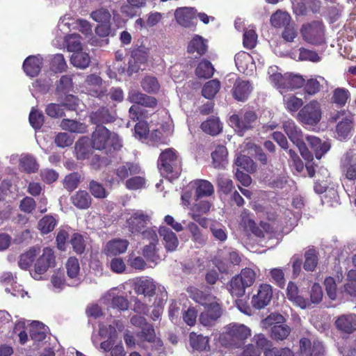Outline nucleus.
Masks as SVG:
<instances>
[{"label": "nucleus", "mask_w": 356, "mask_h": 356, "mask_svg": "<svg viewBox=\"0 0 356 356\" xmlns=\"http://www.w3.org/2000/svg\"><path fill=\"white\" fill-rule=\"evenodd\" d=\"M92 197L84 190H79L70 197L71 203L79 209H88L92 204Z\"/></svg>", "instance_id": "obj_27"}, {"label": "nucleus", "mask_w": 356, "mask_h": 356, "mask_svg": "<svg viewBox=\"0 0 356 356\" xmlns=\"http://www.w3.org/2000/svg\"><path fill=\"white\" fill-rule=\"evenodd\" d=\"M291 332V329L288 325L281 323L270 328V337L276 341H283L289 337Z\"/></svg>", "instance_id": "obj_33"}, {"label": "nucleus", "mask_w": 356, "mask_h": 356, "mask_svg": "<svg viewBox=\"0 0 356 356\" xmlns=\"http://www.w3.org/2000/svg\"><path fill=\"white\" fill-rule=\"evenodd\" d=\"M353 128V117L349 113L340 120L336 126V133L339 140H345L350 136Z\"/></svg>", "instance_id": "obj_26"}, {"label": "nucleus", "mask_w": 356, "mask_h": 356, "mask_svg": "<svg viewBox=\"0 0 356 356\" xmlns=\"http://www.w3.org/2000/svg\"><path fill=\"white\" fill-rule=\"evenodd\" d=\"M305 84V79L300 75L297 74H286V83H282L285 86V89H298L303 87Z\"/></svg>", "instance_id": "obj_46"}, {"label": "nucleus", "mask_w": 356, "mask_h": 356, "mask_svg": "<svg viewBox=\"0 0 356 356\" xmlns=\"http://www.w3.org/2000/svg\"><path fill=\"white\" fill-rule=\"evenodd\" d=\"M195 190V200L211 196L214 193V188L211 182L205 179H197L194 181L192 185Z\"/></svg>", "instance_id": "obj_24"}, {"label": "nucleus", "mask_w": 356, "mask_h": 356, "mask_svg": "<svg viewBox=\"0 0 356 356\" xmlns=\"http://www.w3.org/2000/svg\"><path fill=\"white\" fill-rule=\"evenodd\" d=\"M190 341L191 346L197 350H206L209 347L208 337H204L202 334H196L191 332L190 334Z\"/></svg>", "instance_id": "obj_40"}, {"label": "nucleus", "mask_w": 356, "mask_h": 356, "mask_svg": "<svg viewBox=\"0 0 356 356\" xmlns=\"http://www.w3.org/2000/svg\"><path fill=\"white\" fill-rule=\"evenodd\" d=\"M37 254L36 250L35 248H31L26 252L22 254L19 256L18 261V265L22 270H27L29 268Z\"/></svg>", "instance_id": "obj_42"}, {"label": "nucleus", "mask_w": 356, "mask_h": 356, "mask_svg": "<svg viewBox=\"0 0 356 356\" xmlns=\"http://www.w3.org/2000/svg\"><path fill=\"white\" fill-rule=\"evenodd\" d=\"M150 219L149 215L146 212L136 210L127 219V227L131 234H138L147 227Z\"/></svg>", "instance_id": "obj_8"}, {"label": "nucleus", "mask_w": 356, "mask_h": 356, "mask_svg": "<svg viewBox=\"0 0 356 356\" xmlns=\"http://www.w3.org/2000/svg\"><path fill=\"white\" fill-rule=\"evenodd\" d=\"M291 16L286 12L276 11L270 17V23L275 28L284 27L289 24Z\"/></svg>", "instance_id": "obj_36"}, {"label": "nucleus", "mask_w": 356, "mask_h": 356, "mask_svg": "<svg viewBox=\"0 0 356 356\" xmlns=\"http://www.w3.org/2000/svg\"><path fill=\"white\" fill-rule=\"evenodd\" d=\"M321 105L317 100H312L299 111L297 120L304 125L316 126L322 118Z\"/></svg>", "instance_id": "obj_5"}, {"label": "nucleus", "mask_w": 356, "mask_h": 356, "mask_svg": "<svg viewBox=\"0 0 356 356\" xmlns=\"http://www.w3.org/2000/svg\"><path fill=\"white\" fill-rule=\"evenodd\" d=\"M257 115L254 111H245L242 115L234 114L229 118V122L232 127L241 136L243 133L253 127L252 124L257 120Z\"/></svg>", "instance_id": "obj_7"}, {"label": "nucleus", "mask_w": 356, "mask_h": 356, "mask_svg": "<svg viewBox=\"0 0 356 356\" xmlns=\"http://www.w3.org/2000/svg\"><path fill=\"white\" fill-rule=\"evenodd\" d=\"M200 128L203 132L211 136H217L222 131V125L218 118L211 116L202 122Z\"/></svg>", "instance_id": "obj_29"}, {"label": "nucleus", "mask_w": 356, "mask_h": 356, "mask_svg": "<svg viewBox=\"0 0 356 356\" xmlns=\"http://www.w3.org/2000/svg\"><path fill=\"white\" fill-rule=\"evenodd\" d=\"M334 325L341 332L352 334L356 331V314H341L337 317Z\"/></svg>", "instance_id": "obj_14"}, {"label": "nucleus", "mask_w": 356, "mask_h": 356, "mask_svg": "<svg viewBox=\"0 0 356 356\" xmlns=\"http://www.w3.org/2000/svg\"><path fill=\"white\" fill-rule=\"evenodd\" d=\"M350 92L346 88H337L332 91L331 102L338 108H343L350 99Z\"/></svg>", "instance_id": "obj_30"}, {"label": "nucleus", "mask_w": 356, "mask_h": 356, "mask_svg": "<svg viewBox=\"0 0 356 356\" xmlns=\"http://www.w3.org/2000/svg\"><path fill=\"white\" fill-rule=\"evenodd\" d=\"M322 287L318 283H314L310 290V298H305L308 301L307 307H309L312 304H318L323 299Z\"/></svg>", "instance_id": "obj_56"}, {"label": "nucleus", "mask_w": 356, "mask_h": 356, "mask_svg": "<svg viewBox=\"0 0 356 356\" xmlns=\"http://www.w3.org/2000/svg\"><path fill=\"white\" fill-rule=\"evenodd\" d=\"M88 190L91 195L97 199H104L108 194L104 185L95 180L89 182Z\"/></svg>", "instance_id": "obj_47"}, {"label": "nucleus", "mask_w": 356, "mask_h": 356, "mask_svg": "<svg viewBox=\"0 0 356 356\" xmlns=\"http://www.w3.org/2000/svg\"><path fill=\"white\" fill-rule=\"evenodd\" d=\"M158 168L161 175L177 178L181 172V162L177 152L173 148L162 151L158 159Z\"/></svg>", "instance_id": "obj_3"}, {"label": "nucleus", "mask_w": 356, "mask_h": 356, "mask_svg": "<svg viewBox=\"0 0 356 356\" xmlns=\"http://www.w3.org/2000/svg\"><path fill=\"white\" fill-rule=\"evenodd\" d=\"M252 89L249 81L237 79L232 88L233 97L237 101L244 102L248 99Z\"/></svg>", "instance_id": "obj_22"}, {"label": "nucleus", "mask_w": 356, "mask_h": 356, "mask_svg": "<svg viewBox=\"0 0 356 356\" xmlns=\"http://www.w3.org/2000/svg\"><path fill=\"white\" fill-rule=\"evenodd\" d=\"M29 120L31 127L35 129H40L44 124V116L41 111L37 108H32L29 116Z\"/></svg>", "instance_id": "obj_48"}, {"label": "nucleus", "mask_w": 356, "mask_h": 356, "mask_svg": "<svg viewBox=\"0 0 356 356\" xmlns=\"http://www.w3.org/2000/svg\"><path fill=\"white\" fill-rule=\"evenodd\" d=\"M76 156L78 160H84L91 154V148L86 139H80L75 144Z\"/></svg>", "instance_id": "obj_41"}, {"label": "nucleus", "mask_w": 356, "mask_h": 356, "mask_svg": "<svg viewBox=\"0 0 356 356\" xmlns=\"http://www.w3.org/2000/svg\"><path fill=\"white\" fill-rule=\"evenodd\" d=\"M273 287L268 284H261L251 300L254 308L261 309L266 307L273 298Z\"/></svg>", "instance_id": "obj_10"}, {"label": "nucleus", "mask_w": 356, "mask_h": 356, "mask_svg": "<svg viewBox=\"0 0 356 356\" xmlns=\"http://www.w3.org/2000/svg\"><path fill=\"white\" fill-rule=\"evenodd\" d=\"M67 67V65L63 54H57L51 58L50 68L53 72L56 73L63 72L65 71Z\"/></svg>", "instance_id": "obj_54"}, {"label": "nucleus", "mask_w": 356, "mask_h": 356, "mask_svg": "<svg viewBox=\"0 0 356 356\" xmlns=\"http://www.w3.org/2000/svg\"><path fill=\"white\" fill-rule=\"evenodd\" d=\"M251 334V330L243 324L231 323L226 327L221 339L226 346L237 348L244 343V341Z\"/></svg>", "instance_id": "obj_4"}, {"label": "nucleus", "mask_w": 356, "mask_h": 356, "mask_svg": "<svg viewBox=\"0 0 356 356\" xmlns=\"http://www.w3.org/2000/svg\"><path fill=\"white\" fill-rule=\"evenodd\" d=\"M306 140L314 152L317 159H321L331 148V143L329 140L322 141L319 138L314 136H308Z\"/></svg>", "instance_id": "obj_20"}, {"label": "nucleus", "mask_w": 356, "mask_h": 356, "mask_svg": "<svg viewBox=\"0 0 356 356\" xmlns=\"http://www.w3.org/2000/svg\"><path fill=\"white\" fill-rule=\"evenodd\" d=\"M300 33L302 38L309 44L318 45L325 42V26L318 21L303 24Z\"/></svg>", "instance_id": "obj_6"}, {"label": "nucleus", "mask_w": 356, "mask_h": 356, "mask_svg": "<svg viewBox=\"0 0 356 356\" xmlns=\"http://www.w3.org/2000/svg\"><path fill=\"white\" fill-rule=\"evenodd\" d=\"M90 122L96 127L104 126V124L113 123L116 120L117 114L115 110L107 106H101L90 114Z\"/></svg>", "instance_id": "obj_11"}, {"label": "nucleus", "mask_w": 356, "mask_h": 356, "mask_svg": "<svg viewBox=\"0 0 356 356\" xmlns=\"http://www.w3.org/2000/svg\"><path fill=\"white\" fill-rule=\"evenodd\" d=\"M140 168L138 165L131 163H127L126 165L119 166L115 171V175L120 180H124L129 175L138 174Z\"/></svg>", "instance_id": "obj_39"}, {"label": "nucleus", "mask_w": 356, "mask_h": 356, "mask_svg": "<svg viewBox=\"0 0 356 356\" xmlns=\"http://www.w3.org/2000/svg\"><path fill=\"white\" fill-rule=\"evenodd\" d=\"M19 166L27 173L35 172L39 167L35 158L30 155L25 156L20 159Z\"/></svg>", "instance_id": "obj_52"}, {"label": "nucleus", "mask_w": 356, "mask_h": 356, "mask_svg": "<svg viewBox=\"0 0 356 356\" xmlns=\"http://www.w3.org/2000/svg\"><path fill=\"white\" fill-rule=\"evenodd\" d=\"M65 42L67 50L73 54L82 50L81 36L79 34L73 33L67 35Z\"/></svg>", "instance_id": "obj_51"}, {"label": "nucleus", "mask_w": 356, "mask_h": 356, "mask_svg": "<svg viewBox=\"0 0 356 356\" xmlns=\"http://www.w3.org/2000/svg\"><path fill=\"white\" fill-rule=\"evenodd\" d=\"M215 72L212 63L206 59L202 60L195 68V75L200 79H210Z\"/></svg>", "instance_id": "obj_32"}, {"label": "nucleus", "mask_w": 356, "mask_h": 356, "mask_svg": "<svg viewBox=\"0 0 356 356\" xmlns=\"http://www.w3.org/2000/svg\"><path fill=\"white\" fill-rule=\"evenodd\" d=\"M44 111L51 118H61L65 115V109L62 104H48Z\"/></svg>", "instance_id": "obj_59"}, {"label": "nucleus", "mask_w": 356, "mask_h": 356, "mask_svg": "<svg viewBox=\"0 0 356 356\" xmlns=\"http://www.w3.org/2000/svg\"><path fill=\"white\" fill-rule=\"evenodd\" d=\"M158 243H149L142 249V254L147 261L156 264L161 259L159 254Z\"/></svg>", "instance_id": "obj_38"}, {"label": "nucleus", "mask_w": 356, "mask_h": 356, "mask_svg": "<svg viewBox=\"0 0 356 356\" xmlns=\"http://www.w3.org/2000/svg\"><path fill=\"white\" fill-rule=\"evenodd\" d=\"M141 87L147 93L155 94L160 89V84L157 79L152 76H146L141 81Z\"/></svg>", "instance_id": "obj_44"}, {"label": "nucleus", "mask_w": 356, "mask_h": 356, "mask_svg": "<svg viewBox=\"0 0 356 356\" xmlns=\"http://www.w3.org/2000/svg\"><path fill=\"white\" fill-rule=\"evenodd\" d=\"M247 287L237 275L232 277L230 281L229 291L232 296L238 298L242 297L244 296Z\"/></svg>", "instance_id": "obj_45"}, {"label": "nucleus", "mask_w": 356, "mask_h": 356, "mask_svg": "<svg viewBox=\"0 0 356 356\" xmlns=\"http://www.w3.org/2000/svg\"><path fill=\"white\" fill-rule=\"evenodd\" d=\"M56 264V257L54 250L50 248H44L42 254L38 258L35 264V274L41 275Z\"/></svg>", "instance_id": "obj_12"}, {"label": "nucleus", "mask_w": 356, "mask_h": 356, "mask_svg": "<svg viewBox=\"0 0 356 356\" xmlns=\"http://www.w3.org/2000/svg\"><path fill=\"white\" fill-rule=\"evenodd\" d=\"M91 146L93 149L105 151L110 157H113L122 147L119 136L105 126L96 127L91 134Z\"/></svg>", "instance_id": "obj_1"}, {"label": "nucleus", "mask_w": 356, "mask_h": 356, "mask_svg": "<svg viewBox=\"0 0 356 356\" xmlns=\"http://www.w3.org/2000/svg\"><path fill=\"white\" fill-rule=\"evenodd\" d=\"M222 314V307L216 300L204 307V311L200 315L199 321L204 326L211 327L221 316Z\"/></svg>", "instance_id": "obj_9"}, {"label": "nucleus", "mask_w": 356, "mask_h": 356, "mask_svg": "<svg viewBox=\"0 0 356 356\" xmlns=\"http://www.w3.org/2000/svg\"><path fill=\"white\" fill-rule=\"evenodd\" d=\"M207 50V41L199 35H195L190 40L187 47V52L190 54H196V58L204 56Z\"/></svg>", "instance_id": "obj_23"}, {"label": "nucleus", "mask_w": 356, "mask_h": 356, "mask_svg": "<svg viewBox=\"0 0 356 356\" xmlns=\"http://www.w3.org/2000/svg\"><path fill=\"white\" fill-rule=\"evenodd\" d=\"M162 243L167 252H175L179 245V240L175 232L165 226H160L158 230Z\"/></svg>", "instance_id": "obj_15"}, {"label": "nucleus", "mask_w": 356, "mask_h": 356, "mask_svg": "<svg viewBox=\"0 0 356 356\" xmlns=\"http://www.w3.org/2000/svg\"><path fill=\"white\" fill-rule=\"evenodd\" d=\"M193 299L197 303L205 307L214 300H217V298L210 293H206L200 290L196 289L193 294Z\"/></svg>", "instance_id": "obj_49"}, {"label": "nucleus", "mask_w": 356, "mask_h": 356, "mask_svg": "<svg viewBox=\"0 0 356 356\" xmlns=\"http://www.w3.org/2000/svg\"><path fill=\"white\" fill-rule=\"evenodd\" d=\"M298 293L299 289L297 284L293 282H289L286 288V296L288 299L302 309H305L308 305V301L305 300V298L299 295Z\"/></svg>", "instance_id": "obj_28"}, {"label": "nucleus", "mask_w": 356, "mask_h": 356, "mask_svg": "<svg viewBox=\"0 0 356 356\" xmlns=\"http://www.w3.org/2000/svg\"><path fill=\"white\" fill-rule=\"evenodd\" d=\"M235 164L240 170L243 169L250 173L254 172L257 169L254 161L250 156L245 155L238 156L236 159Z\"/></svg>", "instance_id": "obj_43"}, {"label": "nucleus", "mask_w": 356, "mask_h": 356, "mask_svg": "<svg viewBox=\"0 0 356 356\" xmlns=\"http://www.w3.org/2000/svg\"><path fill=\"white\" fill-rule=\"evenodd\" d=\"M217 186L225 195L229 194L234 187L232 180L224 175H220L218 177Z\"/></svg>", "instance_id": "obj_60"}, {"label": "nucleus", "mask_w": 356, "mask_h": 356, "mask_svg": "<svg viewBox=\"0 0 356 356\" xmlns=\"http://www.w3.org/2000/svg\"><path fill=\"white\" fill-rule=\"evenodd\" d=\"M220 89V82L217 79L207 81L202 90V96L207 99H211Z\"/></svg>", "instance_id": "obj_35"}, {"label": "nucleus", "mask_w": 356, "mask_h": 356, "mask_svg": "<svg viewBox=\"0 0 356 356\" xmlns=\"http://www.w3.org/2000/svg\"><path fill=\"white\" fill-rule=\"evenodd\" d=\"M127 239L114 238L107 242L104 253L108 257L117 256L126 252L129 246Z\"/></svg>", "instance_id": "obj_21"}, {"label": "nucleus", "mask_w": 356, "mask_h": 356, "mask_svg": "<svg viewBox=\"0 0 356 356\" xmlns=\"http://www.w3.org/2000/svg\"><path fill=\"white\" fill-rule=\"evenodd\" d=\"M81 175L77 172H72L65 176L63 181V186L68 191L76 189L81 181Z\"/></svg>", "instance_id": "obj_57"}, {"label": "nucleus", "mask_w": 356, "mask_h": 356, "mask_svg": "<svg viewBox=\"0 0 356 356\" xmlns=\"http://www.w3.org/2000/svg\"><path fill=\"white\" fill-rule=\"evenodd\" d=\"M354 153L349 150L344 154L341 160V168L346 179L356 180V161H353Z\"/></svg>", "instance_id": "obj_17"}, {"label": "nucleus", "mask_w": 356, "mask_h": 356, "mask_svg": "<svg viewBox=\"0 0 356 356\" xmlns=\"http://www.w3.org/2000/svg\"><path fill=\"white\" fill-rule=\"evenodd\" d=\"M132 324L139 326L140 331L136 333L138 337V345L145 348V343L151 344L152 350H159L163 347V341L160 338L156 337L154 326L147 323L146 319L142 316H134L131 319Z\"/></svg>", "instance_id": "obj_2"}, {"label": "nucleus", "mask_w": 356, "mask_h": 356, "mask_svg": "<svg viewBox=\"0 0 356 356\" xmlns=\"http://www.w3.org/2000/svg\"><path fill=\"white\" fill-rule=\"evenodd\" d=\"M127 99L131 102L145 107L154 108L157 106V99L152 96L132 90L129 92Z\"/></svg>", "instance_id": "obj_18"}, {"label": "nucleus", "mask_w": 356, "mask_h": 356, "mask_svg": "<svg viewBox=\"0 0 356 356\" xmlns=\"http://www.w3.org/2000/svg\"><path fill=\"white\" fill-rule=\"evenodd\" d=\"M227 150L225 146L218 145L211 153L213 164L216 168H224L227 163Z\"/></svg>", "instance_id": "obj_34"}, {"label": "nucleus", "mask_w": 356, "mask_h": 356, "mask_svg": "<svg viewBox=\"0 0 356 356\" xmlns=\"http://www.w3.org/2000/svg\"><path fill=\"white\" fill-rule=\"evenodd\" d=\"M72 89L73 82L72 76L70 75L62 76L56 86V91L59 93L66 94Z\"/></svg>", "instance_id": "obj_63"}, {"label": "nucleus", "mask_w": 356, "mask_h": 356, "mask_svg": "<svg viewBox=\"0 0 356 356\" xmlns=\"http://www.w3.org/2000/svg\"><path fill=\"white\" fill-rule=\"evenodd\" d=\"M44 326L42 323L35 321L30 329V337L31 339L35 341H42L45 339L47 334Z\"/></svg>", "instance_id": "obj_55"}, {"label": "nucleus", "mask_w": 356, "mask_h": 356, "mask_svg": "<svg viewBox=\"0 0 356 356\" xmlns=\"http://www.w3.org/2000/svg\"><path fill=\"white\" fill-rule=\"evenodd\" d=\"M43 67V58L40 54L28 56L23 63L22 68L25 74L30 77L39 75Z\"/></svg>", "instance_id": "obj_13"}, {"label": "nucleus", "mask_w": 356, "mask_h": 356, "mask_svg": "<svg viewBox=\"0 0 356 356\" xmlns=\"http://www.w3.org/2000/svg\"><path fill=\"white\" fill-rule=\"evenodd\" d=\"M65 268L67 269V274L70 278H75L78 276L80 271L79 262L76 257H70L67 259Z\"/></svg>", "instance_id": "obj_61"}, {"label": "nucleus", "mask_w": 356, "mask_h": 356, "mask_svg": "<svg viewBox=\"0 0 356 356\" xmlns=\"http://www.w3.org/2000/svg\"><path fill=\"white\" fill-rule=\"evenodd\" d=\"M345 291L352 296H356V270H351L348 273V282L344 285Z\"/></svg>", "instance_id": "obj_64"}, {"label": "nucleus", "mask_w": 356, "mask_h": 356, "mask_svg": "<svg viewBox=\"0 0 356 356\" xmlns=\"http://www.w3.org/2000/svg\"><path fill=\"white\" fill-rule=\"evenodd\" d=\"M134 289L138 295L152 297L156 293V286L152 279L140 277L135 282Z\"/></svg>", "instance_id": "obj_19"}, {"label": "nucleus", "mask_w": 356, "mask_h": 356, "mask_svg": "<svg viewBox=\"0 0 356 356\" xmlns=\"http://www.w3.org/2000/svg\"><path fill=\"white\" fill-rule=\"evenodd\" d=\"M175 16L179 24L186 28L194 27L196 10L192 8H181L176 10Z\"/></svg>", "instance_id": "obj_16"}, {"label": "nucleus", "mask_w": 356, "mask_h": 356, "mask_svg": "<svg viewBox=\"0 0 356 356\" xmlns=\"http://www.w3.org/2000/svg\"><path fill=\"white\" fill-rule=\"evenodd\" d=\"M318 252L314 248L307 250L304 254L303 268L308 272L314 271L318 264Z\"/></svg>", "instance_id": "obj_31"}, {"label": "nucleus", "mask_w": 356, "mask_h": 356, "mask_svg": "<svg viewBox=\"0 0 356 356\" xmlns=\"http://www.w3.org/2000/svg\"><path fill=\"white\" fill-rule=\"evenodd\" d=\"M72 64L79 68L85 69L90 63V58L88 54L83 52L82 50L74 53L70 58Z\"/></svg>", "instance_id": "obj_37"}, {"label": "nucleus", "mask_w": 356, "mask_h": 356, "mask_svg": "<svg viewBox=\"0 0 356 356\" xmlns=\"http://www.w3.org/2000/svg\"><path fill=\"white\" fill-rule=\"evenodd\" d=\"M282 127L293 144H296L303 140L302 130L296 125L293 120L289 119L283 122Z\"/></svg>", "instance_id": "obj_25"}, {"label": "nucleus", "mask_w": 356, "mask_h": 356, "mask_svg": "<svg viewBox=\"0 0 356 356\" xmlns=\"http://www.w3.org/2000/svg\"><path fill=\"white\" fill-rule=\"evenodd\" d=\"M285 108L291 113L298 111L303 105L302 99L295 95L289 96L284 99Z\"/></svg>", "instance_id": "obj_62"}, {"label": "nucleus", "mask_w": 356, "mask_h": 356, "mask_svg": "<svg viewBox=\"0 0 356 356\" xmlns=\"http://www.w3.org/2000/svg\"><path fill=\"white\" fill-rule=\"evenodd\" d=\"M73 250L78 254L84 252L86 249V241L83 236L79 233H74L70 241Z\"/></svg>", "instance_id": "obj_58"}, {"label": "nucleus", "mask_w": 356, "mask_h": 356, "mask_svg": "<svg viewBox=\"0 0 356 356\" xmlns=\"http://www.w3.org/2000/svg\"><path fill=\"white\" fill-rule=\"evenodd\" d=\"M148 48L141 44L134 47L131 51V56L136 63H144L148 57Z\"/></svg>", "instance_id": "obj_53"}, {"label": "nucleus", "mask_w": 356, "mask_h": 356, "mask_svg": "<svg viewBox=\"0 0 356 356\" xmlns=\"http://www.w3.org/2000/svg\"><path fill=\"white\" fill-rule=\"evenodd\" d=\"M56 225V219L52 216L47 215L38 222V229L42 234H47L54 230Z\"/></svg>", "instance_id": "obj_50"}]
</instances>
